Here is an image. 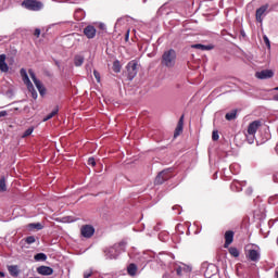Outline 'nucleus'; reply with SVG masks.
<instances>
[{
  "instance_id": "35",
  "label": "nucleus",
  "mask_w": 278,
  "mask_h": 278,
  "mask_svg": "<svg viewBox=\"0 0 278 278\" xmlns=\"http://www.w3.org/2000/svg\"><path fill=\"white\" fill-rule=\"evenodd\" d=\"M94 78L97 79L98 84L101 83V74L97 71L93 72Z\"/></svg>"
},
{
  "instance_id": "1",
  "label": "nucleus",
  "mask_w": 278,
  "mask_h": 278,
  "mask_svg": "<svg viewBox=\"0 0 278 278\" xmlns=\"http://www.w3.org/2000/svg\"><path fill=\"white\" fill-rule=\"evenodd\" d=\"M127 247V243L125 241H122L117 244H114L111 248H106L104 250V255L106 260H116L121 253H125V249Z\"/></svg>"
},
{
  "instance_id": "53",
  "label": "nucleus",
  "mask_w": 278,
  "mask_h": 278,
  "mask_svg": "<svg viewBox=\"0 0 278 278\" xmlns=\"http://www.w3.org/2000/svg\"><path fill=\"white\" fill-rule=\"evenodd\" d=\"M159 238L162 239V235H159Z\"/></svg>"
},
{
  "instance_id": "21",
  "label": "nucleus",
  "mask_w": 278,
  "mask_h": 278,
  "mask_svg": "<svg viewBox=\"0 0 278 278\" xmlns=\"http://www.w3.org/2000/svg\"><path fill=\"white\" fill-rule=\"evenodd\" d=\"M192 49H199L200 51H211L212 46H205V45H201V43H195L191 46Z\"/></svg>"
},
{
  "instance_id": "31",
  "label": "nucleus",
  "mask_w": 278,
  "mask_h": 278,
  "mask_svg": "<svg viewBox=\"0 0 278 278\" xmlns=\"http://www.w3.org/2000/svg\"><path fill=\"white\" fill-rule=\"evenodd\" d=\"M233 118H236V111L226 114V121H233Z\"/></svg>"
},
{
  "instance_id": "23",
  "label": "nucleus",
  "mask_w": 278,
  "mask_h": 278,
  "mask_svg": "<svg viewBox=\"0 0 278 278\" xmlns=\"http://www.w3.org/2000/svg\"><path fill=\"white\" fill-rule=\"evenodd\" d=\"M8 270L12 277H16L18 275V266L16 265L9 266Z\"/></svg>"
},
{
  "instance_id": "34",
  "label": "nucleus",
  "mask_w": 278,
  "mask_h": 278,
  "mask_svg": "<svg viewBox=\"0 0 278 278\" xmlns=\"http://www.w3.org/2000/svg\"><path fill=\"white\" fill-rule=\"evenodd\" d=\"M79 14H81L80 17H78ZM75 16L78 17V21H81V18H84V11H83V10H77V11L75 12Z\"/></svg>"
},
{
  "instance_id": "52",
  "label": "nucleus",
  "mask_w": 278,
  "mask_h": 278,
  "mask_svg": "<svg viewBox=\"0 0 278 278\" xmlns=\"http://www.w3.org/2000/svg\"><path fill=\"white\" fill-rule=\"evenodd\" d=\"M173 210H179V206H174Z\"/></svg>"
},
{
  "instance_id": "46",
  "label": "nucleus",
  "mask_w": 278,
  "mask_h": 278,
  "mask_svg": "<svg viewBox=\"0 0 278 278\" xmlns=\"http://www.w3.org/2000/svg\"><path fill=\"white\" fill-rule=\"evenodd\" d=\"M123 22V18H118L117 22L115 23V29L116 27H118V24H121Z\"/></svg>"
},
{
  "instance_id": "19",
  "label": "nucleus",
  "mask_w": 278,
  "mask_h": 278,
  "mask_svg": "<svg viewBox=\"0 0 278 278\" xmlns=\"http://www.w3.org/2000/svg\"><path fill=\"white\" fill-rule=\"evenodd\" d=\"M127 273L130 277H136L137 273H138V265L137 264H129L127 266Z\"/></svg>"
},
{
  "instance_id": "38",
  "label": "nucleus",
  "mask_w": 278,
  "mask_h": 278,
  "mask_svg": "<svg viewBox=\"0 0 278 278\" xmlns=\"http://www.w3.org/2000/svg\"><path fill=\"white\" fill-rule=\"evenodd\" d=\"M269 203H271V204L278 203V195H274V197L269 198Z\"/></svg>"
},
{
  "instance_id": "26",
  "label": "nucleus",
  "mask_w": 278,
  "mask_h": 278,
  "mask_svg": "<svg viewBox=\"0 0 278 278\" xmlns=\"http://www.w3.org/2000/svg\"><path fill=\"white\" fill-rule=\"evenodd\" d=\"M121 61L116 60L113 62V71L114 73H121Z\"/></svg>"
},
{
  "instance_id": "6",
  "label": "nucleus",
  "mask_w": 278,
  "mask_h": 278,
  "mask_svg": "<svg viewBox=\"0 0 278 278\" xmlns=\"http://www.w3.org/2000/svg\"><path fill=\"white\" fill-rule=\"evenodd\" d=\"M170 173H173V169H170V168L162 170L156 176L154 184L156 186H162V184H164V181H168V179H170V177H173V175Z\"/></svg>"
},
{
  "instance_id": "17",
  "label": "nucleus",
  "mask_w": 278,
  "mask_h": 278,
  "mask_svg": "<svg viewBox=\"0 0 278 278\" xmlns=\"http://www.w3.org/2000/svg\"><path fill=\"white\" fill-rule=\"evenodd\" d=\"M231 242H233V231L228 230L225 232V249H227V247H229V244H231Z\"/></svg>"
},
{
  "instance_id": "3",
  "label": "nucleus",
  "mask_w": 278,
  "mask_h": 278,
  "mask_svg": "<svg viewBox=\"0 0 278 278\" xmlns=\"http://www.w3.org/2000/svg\"><path fill=\"white\" fill-rule=\"evenodd\" d=\"M261 125L262 123L260 121H254L249 124L248 131L245 134L249 144H253V142H255V134H257V129H260Z\"/></svg>"
},
{
  "instance_id": "42",
  "label": "nucleus",
  "mask_w": 278,
  "mask_h": 278,
  "mask_svg": "<svg viewBox=\"0 0 278 278\" xmlns=\"http://www.w3.org/2000/svg\"><path fill=\"white\" fill-rule=\"evenodd\" d=\"M35 36H36L37 38H40V28H36V29H35Z\"/></svg>"
},
{
  "instance_id": "27",
  "label": "nucleus",
  "mask_w": 278,
  "mask_h": 278,
  "mask_svg": "<svg viewBox=\"0 0 278 278\" xmlns=\"http://www.w3.org/2000/svg\"><path fill=\"white\" fill-rule=\"evenodd\" d=\"M31 134H34V126L27 128L22 135V138H28V136H31Z\"/></svg>"
},
{
  "instance_id": "2",
  "label": "nucleus",
  "mask_w": 278,
  "mask_h": 278,
  "mask_svg": "<svg viewBox=\"0 0 278 278\" xmlns=\"http://www.w3.org/2000/svg\"><path fill=\"white\" fill-rule=\"evenodd\" d=\"M177 60V52L174 49H169L165 51L162 55V64L163 66H167V68H172L175 66V62Z\"/></svg>"
},
{
  "instance_id": "8",
  "label": "nucleus",
  "mask_w": 278,
  "mask_h": 278,
  "mask_svg": "<svg viewBox=\"0 0 278 278\" xmlns=\"http://www.w3.org/2000/svg\"><path fill=\"white\" fill-rule=\"evenodd\" d=\"M28 73H29L30 78L34 81L37 90L41 94V97L45 96L47 92V89H45V86H42V83L36 77V73H34V70H29Z\"/></svg>"
},
{
  "instance_id": "24",
  "label": "nucleus",
  "mask_w": 278,
  "mask_h": 278,
  "mask_svg": "<svg viewBox=\"0 0 278 278\" xmlns=\"http://www.w3.org/2000/svg\"><path fill=\"white\" fill-rule=\"evenodd\" d=\"M35 262H47V254L45 253H37L34 256Z\"/></svg>"
},
{
  "instance_id": "10",
  "label": "nucleus",
  "mask_w": 278,
  "mask_h": 278,
  "mask_svg": "<svg viewBox=\"0 0 278 278\" xmlns=\"http://www.w3.org/2000/svg\"><path fill=\"white\" fill-rule=\"evenodd\" d=\"M83 238H92L94 236V227L91 225H85L80 228Z\"/></svg>"
},
{
  "instance_id": "32",
  "label": "nucleus",
  "mask_w": 278,
  "mask_h": 278,
  "mask_svg": "<svg viewBox=\"0 0 278 278\" xmlns=\"http://www.w3.org/2000/svg\"><path fill=\"white\" fill-rule=\"evenodd\" d=\"M36 242V237L29 236L26 238V244H34Z\"/></svg>"
},
{
  "instance_id": "50",
  "label": "nucleus",
  "mask_w": 278,
  "mask_h": 278,
  "mask_svg": "<svg viewBox=\"0 0 278 278\" xmlns=\"http://www.w3.org/2000/svg\"><path fill=\"white\" fill-rule=\"evenodd\" d=\"M0 277L1 278L5 277V274L3 271H0Z\"/></svg>"
},
{
  "instance_id": "29",
  "label": "nucleus",
  "mask_w": 278,
  "mask_h": 278,
  "mask_svg": "<svg viewBox=\"0 0 278 278\" xmlns=\"http://www.w3.org/2000/svg\"><path fill=\"white\" fill-rule=\"evenodd\" d=\"M229 253L232 255V257H240V251H238L236 248H230Z\"/></svg>"
},
{
  "instance_id": "25",
  "label": "nucleus",
  "mask_w": 278,
  "mask_h": 278,
  "mask_svg": "<svg viewBox=\"0 0 278 278\" xmlns=\"http://www.w3.org/2000/svg\"><path fill=\"white\" fill-rule=\"evenodd\" d=\"M58 112H60V109H53V111L43 118V123H47V121H51V118H53V116H55Z\"/></svg>"
},
{
  "instance_id": "40",
  "label": "nucleus",
  "mask_w": 278,
  "mask_h": 278,
  "mask_svg": "<svg viewBox=\"0 0 278 278\" xmlns=\"http://www.w3.org/2000/svg\"><path fill=\"white\" fill-rule=\"evenodd\" d=\"M245 194H248V195L253 194V188H252V187H249V188L245 190Z\"/></svg>"
},
{
  "instance_id": "49",
  "label": "nucleus",
  "mask_w": 278,
  "mask_h": 278,
  "mask_svg": "<svg viewBox=\"0 0 278 278\" xmlns=\"http://www.w3.org/2000/svg\"><path fill=\"white\" fill-rule=\"evenodd\" d=\"M238 168V165H230V170H233V168Z\"/></svg>"
},
{
  "instance_id": "12",
  "label": "nucleus",
  "mask_w": 278,
  "mask_h": 278,
  "mask_svg": "<svg viewBox=\"0 0 278 278\" xmlns=\"http://www.w3.org/2000/svg\"><path fill=\"white\" fill-rule=\"evenodd\" d=\"M83 34L88 38V40H92L97 36V28L92 25H88L84 28Z\"/></svg>"
},
{
  "instance_id": "45",
  "label": "nucleus",
  "mask_w": 278,
  "mask_h": 278,
  "mask_svg": "<svg viewBox=\"0 0 278 278\" xmlns=\"http://www.w3.org/2000/svg\"><path fill=\"white\" fill-rule=\"evenodd\" d=\"M166 10V5H163L159 9V14H162Z\"/></svg>"
},
{
  "instance_id": "39",
  "label": "nucleus",
  "mask_w": 278,
  "mask_h": 278,
  "mask_svg": "<svg viewBox=\"0 0 278 278\" xmlns=\"http://www.w3.org/2000/svg\"><path fill=\"white\" fill-rule=\"evenodd\" d=\"M84 277H85V278H90V277H92V270L89 269V270L85 271Z\"/></svg>"
},
{
  "instance_id": "9",
  "label": "nucleus",
  "mask_w": 278,
  "mask_h": 278,
  "mask_svg": "<svg viewBox=\"0 0 278 278\" xmlns=\"http://www.w3.org/2000/svg\"><path fill=\"white\" fill-rule=\"evenodd\" d=\"M256 79H270L275 77V72L273 70H263L255 73Z\"/></svg>"
},
{
  "instance_id": "16",
  "label": "nucleus",
  "mask_w": 278,
  "mask_h": 278,
  "mask_svg": "<svg viewBox=\"0 0 278 278\" xmlns=\"http://www.w3.org/2000/svg\"><path fill=\"white\" fill-rule=\"evenodd\" d=\"M248 257L251 262H260V251L258 250H249Z\"/></svg>"
},
{
  "instance_id": "33",
  "label": "nucleus",
  "mask_w": 278,
  "mask_h": 278,
  "mask_svg": "<svg viewBox=\"0 0 278 278\" xmlns=\"http://www.w3.org/2000/svg\"><path fill=\"white\" fill-rule=\"evenodd\" d=\"M220 138V136L218 135V130H213L212 134V140L216 141Z\"/></svg>"
},
{
  "instance_id": "20",
  "label": "nucleus",
  "mask_w": 278,
  "mask_h": 278,
  "mask_svg": "<svg viewBox=\"0 0 278 278\" xmlns=\"http://www.w3.org/2000/svg\"><path fill=\"white\" fill-rule=\"evenodd\" d=\"M181 131H184V115H181L178 125L176 127V130L174 132V138H177V136H179V134H181Z\"/></svg>"
},
{
  "instance_id": "36",
  "label": "nucleus",
  "mask_w": 278,
  "mask_h": 278,
  "mask_svg": "<svg viewBox=\"0 0 278 278\" xmlns=\"http://www.w3.org/2000/svg\"><path fill=\"white\" fill-rule=\"evenodd\" d=\"M263 40H264L266 47H268V49H270V39H268V36H264Z\"/></svg>"
},
{
  "instance_id": "7",
  "label": "nucleus",
  "mask_w": 278,
  "mask_h": 278,
  "mask_svg": "<svg viewBox=\"0 0 278 278\" xmlns=\"http://www.w3.org/2000/svg\"><path fill=\"white\" fill-rule=\"evenodd\" d=\"M127 77L129 81L134 80L136 75H138V62L137 61H130L127 66Z\"/></svg>"
},
{
  "instance_id": "13",
  "label": "nucleus",
  "mask_w": 278,
  "mask_h": 278,
  "mask_svg": "<svg viewBox=\"0 0 278 278\" xmlns=\"http://www.w3.org/2000/svg\"><path fill=\"white\" fill-rule=\"evenodd\" d=\"M37 273H38V275H43V277H49V276L53 275V268H51L49 266L41 265V266L37 267Z\"/></svg>"
},
{
  "instance_id": "5",
  "label": "nucleus",
  "mask_w": 278,
  "mask_h": 278,
  "mask_svg": "<svg viewBox=\"0 0 278 278\" xmlns=\"http://www.w3.org/2000/svg\"><path fill=\"white\" fill-rule=\"evenodd\" d=\"M23 8L26 10H30L31 12H40L42 10L43 4L38 0H24L22 2Z\"/></svg>"
},
{
  "instance_id": "43",
  "label": "nucleus",
  "mask_w": 278,
  "mask_h": 278,
  "mask_svg": "<svg viewBox=\"0 0 278 278\" xmlns=\"http://www.w3.org/2000/svg\"><path fill=\"white\" fill-rule=\"evenodd\" d=\"M125 41H126V42L129 41V29L126 30V34H125Z\"/></svg>"
},
{
  "instance_id": "41",
  "label": "nucleus",
  "mask_w": 278,
  "mask_h": 278,
  "mask_svg": "<svg viewBox=\"0 0 278 278\" xmlns=\"http://www.w3.org/2000/svg\"><path fill=\"white\" fill-rule=\"evenodd\" d=\"M99 29H102V31H105V29H106L105 24L100 23V24H99Z\"/></svg>"
},
{
  "instance_id": "15",
  "label": "nucleus",
  "mask_w": 278,
  "mask_h": 278,
  "mask_svg": "<svg viewBox=\"0 0 278 278\" xmlns=\"http://www.w3.org/2000/svg\"><path fill=\"white\" fill-rule=\"evenodd\" d=\"M243 186H247V182L233 180L230 185V189L232 190V192H242Z\"/></svg>"
},
{
  "instance_id": "44",
  "label": "nucleus",
  "mask_w": 278,
  "mask_h": 278,
  "mask_svg": "<svg viewBox=\"0 0 278 278\" xmlns=\"http://www.w3.org/2000/svg\"><path fill=\"white\" fill-rule=\"evenodd\" d=\"M3 116H8V111H0V118H3Z\"/></svg>"
},
{
  "instance_id": "22",
  "label": "nucleus",
  "mask_w": 278,
  "mask_h": 278,
  "mask_svg": "<svg viewBox=\"0 0 278 278\" xmlns=\"http://www.w3.org/2000/svg\"><path fill=\"white\" fill-rule=\"evenodd\" d=\"M84 60H85L84 55H81V54L75 55V58H74L75 66H81V64H84Z\"/></svg>"
},
{
  "instance_id": "47",
  "label": "nucleus",
  "mask_w": 278,
  "mask_h": 278,
  "mask_svg": "<svg viewBox=\"0 0 278 278\" xmlns=\"http://www.w3.org/2000/svg\"><path fill=\"white\" fill-rule=\"evenodd\" d=\"M274 181L278 184V173L274 174Z\"/></svg>"
},
{
  "instance_id": "51",
  "label": "nucleus",
  "mask_w": 278,
  "mask_h": 278,
  "mask_svg": "<svg viewBox=\"0 0 278 278\" xmlns=\"http://www.w3.org/2000/svg\"><path fill=\"white\" fill-rule=\"evenodd\" d=\"M275 277H276V278H278V270H276V273H275Z\"/></svg>"
},
{
  "instance_id": "4",
  "label": "nucleus",
  "mask_w": 278,
  "mask_h": 278,
  "mask_svg": "<svg viewBox=\"0 0 278 278\" xmlns=\"http://www.w3.org/2000/svg\"><path fill=\"white\" fill-rule=\"evenodd\" d=\"M20 75H21L24 84L27 86L28 92H30L33 99H38V92L34 88V84H31V80H29V76L27 75V70L22 68L20 71Z\"/></svg>"
},
{
  "instance_id": "18",
  "label": "nucleus",
  "mask_w": 278,
  "mask_h": 278,
  "mask_svg": "<svg viewBox=\"0 0 278 278\" xmlns=\"http://www.w3.org/2000/svg\"><path fill=\"white\" fill-rule=\"evenodd\" d=\"M0 71L2 73H8V71H10L8 63H5V54H0Z\"/></svg>"
},
{
  "instance_id": "30",
  "label": "nucleus",
  "mask_w": 278,
  "mask_h": 278,
  "mask_svg": "<svg viewBox=\"0 0 278 278\" xmlns=\"http://www.w3.org/2000/svg\"><path fill=\"white\" fill-rule=\"evenodd\" d=\"M42 224L40 223H36V224H29V228L30 229H37V231H40V229H42Z\"/></svg>"
},
{
  "instance_id": "37",
  "label": "nucleus",
  "mask_w": 278,
  "mask_h": 278,
  "mask_svg": "<svg viewBox=\"0 0 278 278\" xmlns=\"http://www.w3.org/2000/svg\"><path fill=\"white\" fill-rule=\"evenodd\" d=\"M88 165L89 166H97V162L94 161V157H89L88 159Z\"/></svg>"
},
{
  "instance_id": "28",
  "label": "nucleus",
  "mask_w": 278,
  "mask_h": 278,
  "mask_svg": "<svg viewBox=\"0 0 278 278\" xmlns=\"http://www.w3.org/2000/svg\"><path fill=\"white\" fill-rule=\"evenodd\" d=\"M8 190V187L5 186V177H2L0 179V192H5Z\"/></svg>"
},
{
  "instance_id": "11",
  "label": "nucleus",
  "mask_w": 278,
  "mask_h": 278,
  "mask_svg": "<svg viewBox=\"0 0 278 278\" xmlns=\"http://www.w3.org/2000/svg\"><path fill=\"white\" fill-rule=\"evenodd\" d=\"M266 12H268V4L262 5L256 10L255 16L257 23H263L264 16H266Z\"/></svg>"
},
{
  "instance_id": "55",
  "label": "nucleus",
  "mask_w": 278,
  "mask_h": 278,
  "mask_svg": "<svg viewBox=\"0 0 278 278\" xmlns=\"http://www.w3.org/2000/svg\"><path fill=\"white\" fill-rule=\"evenodd\" d=\"M56 65L59 66V65H60V63H59V62H56Z\"/></svg>"
},
{
  "instance_id": "48",
  "label": "nucleus",
  "mask_w": 278,
  "mask_h": 278,
  "mask_svg": "<svg viewBox=\"0 0 278 278\" xmlns=\"http://www.w3.org/2000/svg\"><path fill=\"white\" fill-rule=\"evenodd\" d=\"M273 101H278V93L273 97Z\"/></svg>"
},
{
  "instance_id": "54",
  "label": "nucleus",
  "mask_w": 278,
  "mask_h": 278,
  "mask_svg": "<svg viewBox=\"0 0 278 278\" xmlns=\"http://www.w3.org/2000/svg\"><path fill=\"white\" fill-rule=\"evenodd\" d=\"M274 90H278V87L274 88Z\"/></svg>"
},
{
  "instance_id": "14",
  "label": "nucleus",
  "mask_w": 278,
  "mask_h": 278,
  "mask_svg": "<svg viewBox=\"0 0 278 278\" xmlns=\"http://www.w3.org/2000/svg\"><path fill=\"white\" fill-rule=\"evenodd\" d=\"M184 273H192V267L190 265L181 264L176 267V275L181 277Z\"/></svg>"
}]
</instances>
